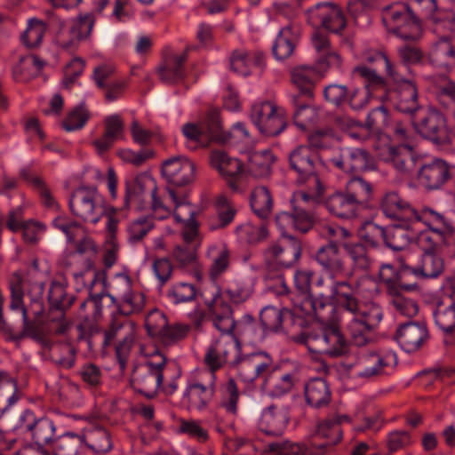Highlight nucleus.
I'll return each mask as SVG.
<instances>
[{"instance_id":"1","label":"nucleus","mask_w":455,"mask_h":455,"mask_svg":"<svg viewBox=\"0 0 455 455\" xmlns=\"http://www.w3.org/2000/svg\"><path fill=\"white\" fill-rule=\"evenodd\" d=\"M331 291L337 299V322L346 328L354 345H366L383 314L379 305L360 302L356 296L371 299L377 295L379 291L377 280L368 272L356 278L354 272H349L347 280L333 282Z\"/></svg>"},{"instance_id":"2","label":"nucleus","mask_w":455,"mask_h":455,"mask_svg":"<svg viewBox=\"0 0 455 455\" xmlns=\"http://www.w3.org/2000/svg\"><path fill=\"white\" fill-rule=\"evenodd\" d=\"M10 291V301L8 308L13 313L21 314L22 326L17 331L7 322L4 315V297L0 291V328L8 336V340L19 342L25 338L34 340L40 339V325L38 319L44 313V283H33L28 291V297L29 303L24 302V289L22 278L20 275L14 274L8 283Z\"/></svg>"},{"instance_id":"3","label":"nucleus","mask_w":455,"mask_h":455,"mask_svg":"<svg viewBox=\"0 0 455 455\" xmlns=\"http://www.w3.org/2000/svg\"><path fill=\"white\" fill-rule=\"evenodd\" d=\"M219 293V291H217ZM207 317L222 334H227L235 347L242 342L254 343L264 338V331L258 327L257 322L251 315H244L240 320L233 319V310L219 294L205 301Z\"/></svg>"},{"instance_id":"4","label":"nucleus","mask_w":455,"mask_h":455,"mask_svg":"<svg viewBox=\"0 0 455 455\" xmlns=\"http://www.w3.org/2000/svg\"><path fill=\"white\" fill-rule=\"evenodd\" d=\"M373 194L372 185L361 177H351L343 190L330 195L324 201L330 213L339 219H354L365 209Z\"/></svg>"},{"instance_id":"5","label":"nucleus","mask_w":455,"mask_h":455,"mask_svg":"<svg viewBox=\"0 0 455 455\" xmlns=\"http://www.w3.org/2000/svg\"><path fill=\"white\" fill-rule=\"evenodd\" d=\"M251 141L248 130L243 123L235 124L231 130L225 132L220 119V109L210 107L204 122L201 121V147H207L214 142L219 145L240 146Z\"/></svg>"},{"instance_id":"6","label":"nucleus","mask_w":455,"mask_h":455,"mask_svg":"<svg viewBox=\"0 0 455 455\" xmlns=\"http://www.w3.org/2000/svg\"><path fill=\"white\" fill-rule=\"evenodd\" d=\"M301 255L300 242L291 235L269 245L264 252L267 267L266 278H277L281 283L280 294H287L289 288L285 284L282 270L291 267Z\"/></svg>"},{"instance_id":"7","label":"nucleus","mask_w":455,"mask_h":455,"mask_svg":"<svg viewBox=\"0 0 455 455\" xmlns=\"http://www.w3.org/2000/svg\"><path fill=\"white\" fill-rule=\"evenodd\" d=\"M354 74H357L365 79V91L355 90L348 97L347 86L333 84L326 86L323 90L325 100L339 107L348 100L351 108L358 110L367 105L371 90L383 88L385 86L384 79L374 70L367 67L362 66L355 68Z\"/></svg>"},{"instance_id":"8","label":"nucleus","mask_w":455,"mask_h":455,"mask_svg":"<svg viewBox=\"0 0 455 455\" xmlns=\"http://www.w3.org/2000/svg\"><path fill=\"white\" fill-rule=\"evenodd\" d=\"M293 340L305 345L311 353L331 357L344 355L349 351V343L334 325L302 332L294 336Z\"/></svg>"},{"instance_id":"9","label":"nucleus","mask_w":455,"mask_h":455,"mask_svg":"<svg viewBox=\"0 0 455 455\" xmlns=\"http://www.w3.org/2000/svg\"><path fill=\"white\" fill-rule=\"evenodd\" d=\"M323 195H316V191H299L293 194L291 199V212H281L275 217V223L283 232L288 228H293L301 233L309 231L315 224V216L309 208L317 204Z\"/></svg>"},{"instance_id":"10","label":"nucleus","mask_w":455,"mask_h":455,"mask_svg":"<svg viewBox=\"0 0 455 455\" xmlns=\"http://www.w3.org/2000/svg\"><path fill=\"white\" fill-rule=\"evenodd\" d=\"M184 212H178L173 216L178 223L182 224L180 235L182 242L172 251V258L181 267H193L197 264L199 255V224L196 219V212L189 209L188 218Z\"/></svg>"},{"instance_id":"11","label":"nucleus","mask_w":455,"mask_h":455,"mask_svg":"<svg viewBox=\"0 0 455 455\" xmlns=\"http://www.w3.org/2000/svg\"><path fill=\"white\" fill-rule=\"evenodd\" d=\"M382 21L388 32L405 41H415L421 36L420 20L407 4L395 3L385 6Z\"/></svg>"},{"instance_id":"12","label":"nucleus","mask_w":455,"mask_h":455,"mask_svg":"<svg viewBox=\"0 0 455 455\" xmlns=\"http://www.w3.org/2000/svg\"><path fill=\"white\" fill-rule=\"evenodd\" d=\"M288 160L291 169L298 175V183H307L308 190L316 191V195H323L324 186L316 173L319 164L316 151L306 145H299L290 152Z\"/></svg>"},{"instance_id":"13","label":"nucleus","mask_w":455,"mask_h":455,"mask_svg":"<svg viewBox=\"0 0 455 455\" xmlns=\"http://www.w3.org/2000/svg\"><path fill=\"white\" fill-rule=\"evenodd\" d=\"M15 429L28 436L38 448L53 444L56 424L46 416H36L31 409L23 410L17 420Z\"/></svg>"},{"instance_id":"14","label":"nucleus","mask_w":455,"mask_h":455,"mask_svg":"<svg viewBox=\"0 0 455 455\" xmlns=\"http://www.w3.org/2000/svg\"><path fill=\"white\" fill-rule=\"evenodd\" d=\"M135 339L134 324L128 321L113 317L104 331V347L114 345L116 356L121 369H124Z\"/></svg>"},{"instance_id":"15","label":"nucleus","mask_w":455,"mask_h":455,"mask_svg":"<svg viewBox=\"0 0 455 455\" xmlns=\"http://www.w3.org/2000/svg\"><path fill=\"white\" fill-rule=\"evenodd\" d=\"M76 300V296L67 291L66 284L59 281H52L47 293L50 314L48 321L56 323V334H65L72 323L66 318L68 310Z\"/></svg>"},{"instance_id":"16","label":"nucleus","mask_w":455,"mask_h":455,"mask_svg":"<svg viewBox=\"0 0 455 455\" xmlns=\"http://www.w3.org/2000/svg\"><path fill=\"white\" fill-rule=\"evenodd\" d=\"M102 203L103 198L95 187H80L72 193L68 206L76 217L96 224L104 213Z\"/></svg>"},{"instance_id":"17","label":"nucleus","mask_w":455,"mask_h":455,"mask_svg":"<svg viewBox=\"0 0 455 455\" xmlns=\"http://www.w3.org/2000/svg\"><path fill=\"white\" fill-rule=\"evenodd\" d=\"M165 367L166 358L163 355L159 362H147L137 365L132 375L133 389L148 399L154 398L163 384Z\"/></svg>"},{"instance_id":"18","label":"nucleus","mask_w":455,"mask_h":455,"mask_svg":"<svg viewBox=\"0 0 455 455\" xmlns=\"http://www.w3.org/2000/svg\"><path fill=\"white\" fill-rule=\"evenodd\" d=\"M250 117L259 132L267 137L277 136L286 127L283 114L269 100L254 103Z\"/></svg>"},{"instance_id":"19","label":"nucleus","mask_w":455,"mask_h":455,"mask_svg":"<svg viewBox=\"0 0 455 455\" xmlns=\"http://www.w3.org/2000/svg\"><path fill=\"white\" fill-rule=\"evenodd\" d=\"M235 348V344L228 337L216 339L207 347L204 357V363L207 369L204 374L210 378L211 387L206 388L201 385V393L204 394L206 400L212 399L214 394L213 382L215 380V372L228 362L229 354Z\"/></svg>"},{"instance_id":"20","label":"nucleus","mask_w":455,"mask_h":455,"mask_svg":"<svg viewBox=\"0 0 455 455\" xmlns=\"http://www.w3.org/2000/svg\"><path fill=\"white\" fill-rule=\"evenodd\" d=\"M379 158L401 175H410L416 168L419 154L407 143L387 144L379 148Z\"/></svg>"},{"instance_id":"21","label":"nucleus","mask_w":455,"mask_h":455,"mask_svg":"<svg viewBox=\"0 0 455 455\" xmlns=\"http://www.w3.org/2000/svg\"><path fill=\"white\" fill-rule=\"evenodd\" d=\"M196 165L184 156H177L164 160L161 173L167 186L186 187L195 179Z\"/></svg>"},{"instance_id":"22","label":"nucleus","mask_w":455,"mask_h":455,"mask_svg":"<svg viewBox=\"0 0 455 455\" xmlns=\"http://www.w3.org/2000/svg\"><path fill=\"white\" fill-rule=\"evenodd\" d=\"M380 210L387 218L405 227L417 220V209L396 191H387L382 196Z\"/></svg>"},{"instance_id":"23","label":"nucleus","mask_w":455,"mask_h":455,"mask_svg":"<svg viewBox=\"0 0 455 455\" xmlns=\"http://www.w3.org/2000/svg\"><path fill=\"white\" fill-rule=\"evenodd\" d=\"M196 45H188L181 54L166 50L163 60L156 68L159 79L165 84H175L186 77L184 64L188 59V53L196 50Z\"/></svg>"},{"instance_id":"24","label":"nucleus","mask_w":455,"mask_h":455,"mask_svg":"<svg viewBox=\"0 0 455 455\" xmlns=\"http://www.w3.org/2000/svg\"><path fill=\"white\" fill-rule=\"evenodd\" d=\"M209 163L225 179L231 189H238L239 180L245 176L244 165L238 158L231 157L222 150H213L210 154Z\"/></svg>"},{"instance_id":"25","label":"nucleus","mask_w":455,"mask_h":455,"mask_svg":"<svg viewBox=\"0 0 455 455\" xmlns=\"http://www.w3.org/2000/svg\"><path fill=\"white\" fill-rule=\"evenodd\" d=\"M231 364L235 368L241 380L251 383L269 371L272 359L266 353L259 352L246 355Z\"/></svg>"},{"instance_id":"26","label":"nucleus","mask_w":455,"mask_h":455,"mask_svg":"<svg viewBox=\"0 0 455 455\" xmlns=\"http://www.w3.org/2000/svg\"><path fill=\"white\" fill-rule=\"evenodd\" d=\"M307 19L313 26H322L333 33H339L346 27L341 9L331 4H317L307 11Z\"/></svg>"},{"instance_id":"27","label":"nucleus","mask_w":455,"mask_h":455,"mask_svg":"<svg viewBox=\"0 0 455 455\" xmlns=\"http://www.w3.org/2000/svg\"><path fill=\"white\" fill-rule=\"evenodd\" d=\"M332 164L345 172H366L375 169L374 159L364 148L345 147L340 148Z\"/></svg>"},{"instance_id":"28","label":"nucleus","mask_w":455,"mask_h":455,"mask_svg":"<svg viewBox=\"0 0 455 455\" xmlns=\"http://www.w3.org/2000/svg\"><path fill=\"white\" fill-rule=\"evenodd\" d=\"M417 132L424 138L435 143L442 142L446 137V121L442 113L429 109L419 117L412 119Z\"/></svg>"},{"instance_id":"29","label":"nucleus","mask_w":455,"mask_h":455,"mask_svg":"<svg viewBox=\"0 0 455 455\" xmlns=\"http://www.w3.org/2000/svg\"><path fill=\"white\" fill-rule=\"evenodd\" d=\"M451 178L450 164L440 158L423 164L418 172L419 183L427 190L441 188Z\"/></svg>"},{"instance_id":"30","label":"nucleus","mask_w":455,"mask_h":455,"mask_svg":"<svg viewBox=\"0 0 455 455\" xmlns=\"http://www.w3.org/2000/svg\"><path fill=\"white\" fill-rule=\"evenodd\" d=\"M149 192L151 196V208L155 212L163 210L169 213L173 206L175 208L174 213L181 212L185 213L183 214V218H188V212H189V209H194V207L187 201L186 197L180 196L178 192L170 186H166L164 188V195L163 196H159L157 195V186L154 179L153 184L150 186Z\"/></svg>"},{"instance_id":"31","label":"nucleus","mask_w":455,"mask_h":455,"mask_svg":"<svg viewBox=\"0 0 455 455\" xmlns=\"http://www.w3.org/2000/svg\"><path fill=\"white\" fill-rule=\"evenodd\" d=\"M429 334L424 323L409 322L401 324L396 331L395 339L407 353L419 350L428 339Z\"/></svg>"},{"instance_id":"32","label":"nucleus","mask_w":455,"mask_h":455,"mask_svg":"<svg viewBox=\"0 0 455 455\" xmlns=\"http://www.w3.org/2000/svg\"><path fill=\"white\" fill-rule=\"evenodd\" d=\"M103 125L104 132L102 135L92 142L96 151L100 155L108 152L116 141L124 140L125 134L124 122L118 114L106 116Z\"/></svg>"},{"instance_id":"33","label":"nucleus","mask_w":455,"mask_h":455,"mask_svg":"<svg viewBox=\"0 0 455 455\" xmlns=\"http://www.w3.org/2000/svg\"><path fill=\"white\" fill-rule=\"evenodd\" d=\"M107 290V273L105 270H94L93 276L89 283L90 311L84 314L85 321H97L102 315V299Z\"/></svg>"},{"instance_id":"34","label":"nucleus","mask_w":455,"mask_h":455,"mask_svg":"<svg viewBox=\"0 0 455 455\" xmlns=\"http://www.w3.org/2000/svg\"><path fill=\"white\" fill-rule=\"evenodd\" d=\"M315 260L323 271L331 278L335 279L345 273V263L337 243L330 242L321 246L315 253Z\"/></svg>"},{"instance_id":"35","label":"nucleus","mask_w":455,"mask_h":455,"mask_svg":"<svg viewBox=\"0 0 455 455\" xmlns=\"http://www.w3.org/2000/svg\"><path fill=\"white\" fill-rule=\"evenodd\" d=\"M366 126L368 129H375L377 127L387 126L393 138L401 143H404L410 139L411 131L403 122L395 120L391 124H387V112L384 107L373 108L367 116Z\"/></svg>"},{"instance_id":"36","label":"nucleus","mask_w":455,"mask_h":455,"mask_svg":"<svg viewBox=\"0 0 455 455\" xmlns=\"http://www.w3.org/2000/svg\"><path fill=\"white\" fill-rule=\"evenodd\" d=\"M317 77L318 71L312 66L301 65L294 68L291 79L296 91L291 93L290 98L314 99L315 82Z\"/></svg>"},{"instance_id":"37","label":"nucleus","mask_w":455,"mask_h":455,"mask_svg":"<svg viewBox=\"0 0 455 455\" xmlns=\"http://www.w3.org/2000/svg\"><path fill=\"white\" fill-rule=\"evenodd\" d=\"M117 291L121 298L120 315L129 316L143 311L146 297L144 293L132 290V281L126 271H124L123 291Z\"/></svg>"},{"instance_id":"38","label":"nucleus","mask_w":455,"mask_h":455,"mask_svg":"<svg viewBox=\"0 0 455 455\" xmlns=\"http://www.w3.org/2000/svg\"><path fill=\"white\" fill-rule=\"evenodd\" d=\"M344 421H348L347 415H333L318 425L316 435L326 439V441L315 445L317 450V455H324L327 447L333 446L341 440L340 424Z\"/></svg>"},{"instance_id":"39","label":"nucleus","mask_w":455,"mask_h":455,"mask_svg":"<svg viewBox=\"0 0 455 455\" xmlns=\"http://www.w3.org/2000/svg\"><path fill=\"white\" fill-rule=\"evenodd\" d=\"M388 98L395 108L405 114H414L419 110L418 91L413 81L405 82L388 93Z\"/></svg>"},{"instance_id":"40","label":"nucleus","mask_w":455,"mask_h":455,"mask_svg":"<svg viewBox=\"0 0 455 455\" xmlns=\"http://www.w3.org/2000/svg\"><path fill=\"white\" fill-rule=\"evenodd\" d=\"M300 28L298 26L290 24L283 28L273 45V54L280 60L291 57L299 40Z\"/></svg>"},{"instance_id":"41","label":"nucleus","mask_w":455,"mask_h":455,"mask_svg":"<svg viewBox=\"0 0 455 455\" xmlns=\"http://www.w3.org/2000/svg\"><path fill=\"white\" fill-rule=\"evenodd\" d=\"M213 205L217 215L207 220L209 230L226 228L234 221L236 215L237 211L235 205L225 195L216 196Z\"/></svg>"},{"instance_id":"42","label":"nucleus","mask_w":455,"mask_h":455,"mask_svg":"<svg viewBox=\"0 0 455 455\" xmlns=\"http://www.w3.org/2000/svg\"><path fill=\"white\" fill-rule=\"evenodd\" d=\"M230 68L243 76L251 74L254 68H261L264 64L263 55L256 52L236 49L229 57Z\"/></svg>"},{"instance_id":"43","label":"nucleus","mask_w":455,"mask_h":455,"mask_svg":"<svg viewBox=\"0 0 455 455\" xmlns=\"http://www.w3.org/2000/svg\"><path fill=\"white\" fill-rule=\"evenodd\" d=\"M259 320L265 336L268 332L283 331L285 323L292 321V314L286 308L267 306L260 311Z\"/></svg>"},{"instance_id":"44","label":"nucleus","mask_w":455,"mask_h":455,"mask_svg":"<svg viewBox=\"0 0 455 455\" xmlns=\"http://www.w3.org/2000/svg\"><path fill=\"white\" fill-rule=\"evenodd\" d=\"M151 184H153V179L150 177L136 178L132 183L127 184L124 208L134 207L138 211L144 210L147 206V190H149Z\"/></svg>"},{"instance_id":"45","label":"nucleus","mask_w":455,"mask_h":455,"mask_svg":"<svg viewBox=\"0 0 455 455\" xmlns=\"http://www.w3.org/2000/svg\"><path fill=\"white\" fill-rule=\"evenodd\" d=\"M287 423L286 412L272 405L262 412L259 421V428L267 435L279 436L283 433Z\"/></svg>"},{"instance_id":"46","label":"nucleus","mask_w":455,"mask_h":455,"mask_svg":"<svg viewBox=\"0 0 455 455\" xmlns=\"http://www.w3.org/2000/svg\"><path fill=\"white\" fill-rule=\"evenodd\" d=\"M414 224L405 227L403 223L396 222L385 228L384 243L387 247L394 251H403L413 241Z\"/></svg>"},{"instance_id":"47","label":"nucleus","mask_w":455,"mask_h":455,"mask_svg":"<svg viewBox=\"0 0 455 455\" xmlns=\"http://www.w3.org/2000/svg\"><path fill=\"white\" fill-rule=\"evenodd\" d=\"M298 307L306 315H315L322 322L328 320L323 314L326 308H329L331 312L334 310L333 306L330 303L329 297L323 291H315L311 295L302 298Z\"/></svg>"},{"instance_id":"48","label":"nucleus","mask_w":455,"mask_h":455,"mask_svg":"<svg viewBox=\"0 0 455 455\" xmlns=\"http://www.w3.org/2000/svg\"><path fill=\"white\" fill-rule=\"evenodd\" d=\"M415 228H424L439 233H453L454 228L444 215L431 209L426 208L421 212L417 210V220H413Z\"/></svg>"},{"instance_id":"49","label":"nucleus","mask_w":455,"mask_h":455,"mask_svg":"<svg viewBox=\"0 0 455 455\" xmlns=\"http://www.w3.org/2000/svg\"><path fill=\"white\" fill-rule=\"evenodd\" d=\"M305 397L310 406L321 408L329 404L331 399V392L324 379L315 378L306 384Z\"/></svg>"},{"instance_id":"50","label":"nucleus","mask_w":455,"mask_h":455,"mask_svg":"<svg viewBox=\"0 0 455 455\" xmlns=\"http://www.w3.org/2000/svg\"><path fill=\"white\" fill-rule=\"evenodd\" d=\"M444 269V263L439 252L422 253L419 263L411 267V271L416 276L423 278H435Z\"/></svg>"},{"instance_id":"51","label":"nucleus","mask_w":455,"mask_h":455,"mask_svg":"<svg viewBox=\"0 0 455 455\" xmlns=\"http://www.w3.org/2000/svg\"><path fill=\"white\" fill-rule=\"evenodd\" d=\"M388 365L387 357L375 352L362 353L358 357L357 375L361 378H371L381 375Z\"/></svg>"},{"instance_id":"52","label":"nucleus","mask_w":455,"mask_h":455,"mask_svg":"<svg viewBox=\"0 0 455 455\" xmlns=\"http://www.w3.org/2000/svg\"><path fill=\"white\" fill-rule=\"evenodd\" d=\"M428 57L434 66L448 68L455 64V48L446 37H443L433 44Z\"/></svg>"},{"instance_id":"53","label":"nucleus","mask_w":455,"mask_h":455,"mask_svg":"<svg viewBox=\"0 0 455 455\" xmlns=\"http://www.w3.org/2000/svg\"><path fill=\"white\" fill-rule=\"evenodd\" d=\"M205 256L212 259L209 276L212 282H215L228 268L229 250L225 245L218 246L213 244L208 248Z\"/></svg>"},{"instance_id":"54","label":"nucleus","mask_w":455,"mask_h":455,"mask_svg":"<svg viewBox=\"0 0 455 455\" xmlns=\"http://www.w3.org/2000/svg\"><path fill=\"white\" fill-rule=\"evenodd\" d=\"M413 233V241L417 243L423 253L439 252L440 249H442V242L447 234L424 228H416Z\"/></svg>"},{"instance_id":"55","label":"nucleus","mask_w":455,"mask_h":455,"mask_svg":"<svg viewBox=\"0 0 455 455\" xmlns=\"http://www.w3.org/2000/svg\"><path fill=\"white\" fill-rule=\"evenodd\" d=\"M291 101L295 108L293 113V119L295 124L302 130L314 124L316 120V112L312 108L313 99H299L292 97Z\"/></svg>"},{"instance_id":"56","label":"nucleus","mask_w":455,"mask_h":455,"mask_svg":"<svg viewBox=\"0 0 455 455\" xmlns=\"http://www.w3.org/2000/svg\"><path fill=\"white\" fill-rule=\"evenodd\" d=\"M419 5H423L429 18L435 23L443 24L451 32H455V14L452 11L439 10L436 0H411Z\"/></svg>"},{"instance_id":"57","label":"nucleus","mask_w":455,"mask_h":455,"mask_svg":"<svg viewBox=\"0 0 455 455\" xmlns=\"http://www.w3.org/2000/svg\"><path fill=\"white\" fill-rule=\"evenodd\" d=\"M83 443L95 454L108 453L113 448L110 434L104 427H95L89 431Z\"/></svg>"},{"instance_id":"58","label":"nucleus","mask_w":455,"mask_h":455,"mask_svg":"<svg viewBox=\"0 0 455 455\" xmlns=\"http://www.w3.org/2000/svg\"><path fill=\"white\" fill-rule=\"evenodd\" d=\"M20 397L14 379L0 380V420L11 411Z\"/></svg>"},{"instance_id":"59","label":"nucleus","mask_w":455,"mask_h":455,"mask_svg":"<svg viewBox=\"0 0 455 455\" xmlns=\"http://www.w3.org/2000/svg\"><path fill=\"white\" fill-rule=\"evenodd\" d=\"M250 203L253 212L261 219L267 218L272 212V196L265 186L257 187L251 191Z\"/></svg>"},{"instance_id":"60","label":"nucleus","mask_w":455,"mask_h":455,"mask_svg":"<svg viewBox=\"0 0 455 455\" xmlns=\"http://www.w3.org/2000/svg\"><path fill=\"white\" fill-rule=\"evenodd\" d=\"M84 440V435H80L73 432L56 435L52 444L55 455H76Z\"/></svg>"},{"instance_id":"61","label":"nucleus","mask_w":455,"mask_h":455,"mask_svg":"<svg viewBox=\"0 0 455 455\" xmlns=\"http://www.w3.org/2000/svg\"><path fill=\"white\" fill-rule=\"evenodd\" d=\"M345 250L352 261L353 270L368 272L372 264V259L369 255L366 247L362 243H349L345 245Z\"/></svg>"},{"instance_id":"62","label":"nucleus","mask_w":455,"mask_h":455,"mask_svg":"<svg viewBox=\"0 0 455 455\" xmlns=\"http://www.w3.org/2000/svg\"><path fill=\"white\" fill-rule=\"evenodd\" d=\"M435 324L445 333H451L455 329V303L450 301L438 303L434 311Z\"/></svg>"},{"instance_id":"63","label":"nucleus","mask_w":455,"mask_h":455,"mask_svg":"<svg viewBox=\"0 0 455 455\" xmlns=\"http://www.w3.org/2000/svg\"><path fill=\"white\" fill-rule=\"evenodd\" d=\"M388 295L390 296V304L400 315L411 318L418 314L419 306L417 302L404 297L403 294H398L397 288L394 285L388 288Z\"/></svg>"},{"instance_id":"64","label":"nucleus","mask_w":455,"mask_h":455,"mask_svg":"<svg viewBox=\"0 0 455 455\" xmlns=\"http://www.w3.org/2000/svg\"><path fill=\"white\" fill-rule=\"evenodd\" d=\"M58 29L56 31L55 40L57 44L62 49L73 52L77 49L80 40L76 37L74 28L68 20H57Z\"/></svg>"}]
</instances>
